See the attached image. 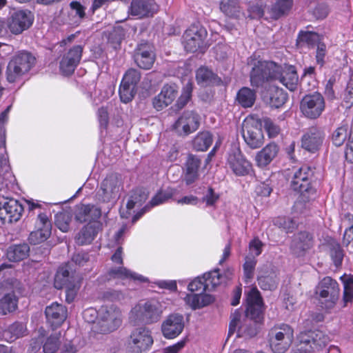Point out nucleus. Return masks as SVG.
Wrapping results in <instances>:
<instances>
[{
	"label": "nucleus",
	"instance_id": "f257e3e1",
	"mask_svg": "<svg viewBox=\"0 0 353 353\" xmlns=\"http://www.w3.org/2000/svg\"><path fill=\"white\" fill-rule=\"evenodd\" d=\"M272 80H279L288 89L293 91L298 84L299 77L292 65H285L283 67L273 61H256L250 72L251 85L258 88Z\"/></svg>",
	"mask_w": 353,
	"mask_h": 353
},
{
	"label": "nucleus",
	"instance_id": "f03ea898",
	"mask_svg": "<svg viewBox=\"0 0 353 353\" xmlns=\"http://www.w3.org/2000/svg\"><path fill=\"white\" fill-rule=\"evenodd\" d=\"M330 341V337L319 330L300 332L296 339L294 347L290 353H341L335 345L330 346L327 351L325 347Z\"/></svg>",
	"mask_w": 353,
	"mask_h": 353
},
{
	"label": "nucleus",
	"instance_id": "7ed1b4c3",
	"mask_svg": "<svg viewBox=\"0 0 353 353\" xmlns=\"http://www.w3.org/2000/svg\"><path fill=\"white\" fill-rule=\"evenodd\" d=\"M81 277L72 270L70 263L61 265L54 277V287L57 289L65 288V301L70 303L74 301L81 286Z\"/></svg>",
	"mask_w": 353,
	"mask_h": 353
},
{
	"label": "nucleus",
	"instance_id": "20e7f679",
	"mask_svg": "<svg viewBox=\"0 0 353 353\" xmlns=\"http://www.w3.org/2000/svg\"><path fill=\"white\" fill-rule=\"evenodd\" d=\"M163 313L161 303L155 300L139 303L129 314V320L134 325L139 323L151 324L157 322Z\"/></svg>",
	"mask_w": 353,
	"mask_h": 353
},
{
	"label": "nucleus",
	"instance_id": "39448f33",
	"mask_svg": "<svg viewBox=\"0 0 353 353\" xmlns=\"http://www.w3.org/2000/svg\"><path fill=\"white\" fill-rule=\"evenodd\" d=\"M122 323L121 310L113 304L102 305L99 310V319L92 329L106 334L117 330Z\"/></svg>",
	"mask_w": 353,
	"mask_h": 353
},
{
	"label": "nucleus",
	"instance_id": "423d86ee",
	"mask_svg": "<svg viewBox=\"0 0 353 353\" xmlns=\"http://www.w3.org/2000/svg\"><path fill=\"white\" fill-rule=\"evenodd\" d=\"M35 63V57L26 51L19 52L8 63L6 70L7 80L13 83L28 72Z\"/></svg>",
	"mask_w": 353,
	"mask_h": 353
},
{
	"label": "nucleus",
	"instance_id": "0eeeda50",
	"mask_svg": "<svg viewBox=\"0 0 353 353\" xmlns=\"http://www.w3.org/2000/svg\"><path fill=\"white\" fill-rule=\"evenodd\" d=\"M294 339V330L288 324H280L273 327L269 332V342L274 353H285L291 345Z\"/></svg>",
	"mask_w": 353,
	"mask_h": 353
},
{
	"label": "nucleus",
	"instance_id": "6e6552de",
	"mask_svg": "<svg viewBox=\"0 0 353 353\" xmlns=\"http://www.w3.org/2000/svg\"><path fill=\"white\" fill-rule=\"evenodd\" d=\"M122 189L121 176L117 174H111L101 182L97 193L98 199L103 203H110L113 205L119 198Z\"/></svg>",
	"mask_w": 353,
	"mask_h": 353
},
{
	"label": "nucleus",
	"instance_id": "1a4fd4ad",
	"mask_svg": "<svg viewBox=\"0 0 353 353\" xmlns=\"http://www.w3.org/2000/svg\"><path fill=\"white\" fill-rule=\"evenodd\" d=\"M154 343L151 331L145 327L132 330L130 336L129 345L132 353H142L149 350Z\"/></svg>",
	"mask_w": 353,
	"mask_h": 353
},
{
	"label": "nucleus",
	"instance_id": "9d476101",
	"mask_svg": "<svg viewBox=\"0 0 353 353\" xmlns=\"http://www.w3.org/2000/svg\"><path fill=\"white\" fill-rule=\"evenodd\" d=\"M312 173L310 167L303 165L294 172L291 181L292 188L299 192L303 197L307 199L314 194V190L310 185Z\"/></svg>",
	"mask_w": 353,
	"mask_h": 353
},
{
	"label": "nucleus",
	"instance_id": "9b49d317",
	"mask_svg": "<svg viewBox=\"0 0 353 353\" xmlns=\"http://www.w3.org/2000/svg\"><path fill=\"white\" fill-rule=\"evenodd\" d=\"M323 97L318 92L305 96L301 102V110L303 115L314 119L320 117L325 110Z\"/></svg>",
	"mask_w": 353,
	"mask_h": 353
},
{
	"label": "nucleus",
	"instance_id": "f8f14e48",
	"mask_svg": "<svg viewBox=\"0 0 353 353\" xmlns=\"http://www.w3.org/2000/svg\"><path fill=\"white\" fill-rule=\"evenodd\" d=\"M207 32L201 26L192 25L184 32L183 43L186 51L195 52L203 48Z\"/></svg>",
	"mask_w": 353,
	"mask_h": 353
},
{
	"label": "nucleus",
	"instance_id": "ddd939ff",
	"mask_svg": "<svg viewBox=\"0 0 353 353\" xmlns=\"http://www.w3.org/2000/svg\"><path fill=\"white\" fill-rule=\"evenodd\" d=\"M23 207L17 200L0 197V223H12L20 219Z\"/></svg>",
	"mask_w": 353,
	"mask_h": 353
},
{
	"label": "nucleus",
	"instance_id": "4468645a",
	"mask_svg": "<svg viewBox=\"0 0 353 353\" xmlns=\"http://www.w3.org/2000/svg\"><path fill=\"white\" fill-rule=\"evenodd\" d=\"M221 277L218 270L205 273L192 281L188 285V290L191 292L203 293L205 291H212L221 283Z\"/></svg>",
	"mask_w": 353,
	"mask_h": 353
},
{
	"label": "nucleus",
	"instance_id": "2eb2a0df",
	"mask_svg": "<svg viewBox=\"0 0 353 353\" xmlns=\"http://www.w3.org/2000/svg\"><path fill=\"white\" fill-rule=\"evenodd\" d=\"M332 141L337 147L346 141L345 159L350 163H353V128H350L347 125L337 128L332 133Z\"/></svg>",
	"mask_w": 353,
	"mask_h": 353
},
{
	"label": "nucleus",
	"instance_id": "dca6fc26",
	"mask_svg": "<svg viewBox=\"0 0 353 353\" xmlns=\"http://www.w3.org/2000/svg\"><path fill=\"white\" fill-rule=\"evenodd\" d=\"M201 117L194 110L183 112L174 124V128L180 135H188L196 131L200 123Z\"/></svg>",
	"mask_w": 353,
	"mask_h": 353
},
{
	"label": "nucleus",
	"instance_id": "f3484780",
	"mask_svg": "<svg viewBox=\"0 0 353 353\" xmlns=\"http://www.w3.org/2000/svg\"><path fill=\"white\" fill-rule=\"evenodd\" d=\"M316 294L327 302L326 307H332L338 299L339 288L337 282L330 276L323 278L316 288Z\"/></svg>",
	"mask_w": 353,
	"mask_h": 353
},
{
	"label": "nucleus",
	"instance_id": "a211bd4d",
	"mask_svg": "<svg viewBox=\"0 0 353 353\" xmlns=\"http://www.w3.org/2000/svg\"><path fill=\"white\" fill-rule=\"evenodd\" d=\"M243 137L246 144L252 149L259 148L264 143L263 132L254 121L246 119L242 127Z\"/></svg>",
	"mask_w": 353,
	"mask_h": 353
},
{
	"label": "nucleus",
	"instance_id": "6ab92c4d",
	"mask_svg": "<svg viewBox=\"0 0 353 353\" xmlns=\"http://www.w3.org/2000/svg\"><path fill=\"white\" fill-rule=\"evenodd\" d=\"M33 22V17L30 12L17 10L8 20L7 26L14 34H19L29 28Z\"/></svg>",
	"mask_w": 353,
	"mask_h": 353
},
{
	"label": "nucleus",
	"instance_id": "aec40b11",
	"mask_svg": "<svg viewBox=\"0 0 353 353\" xmlns=\"http://www.w3.org/2000/svg\"><path fill=\"white\" fill-rule=\"evenodd\" d=\"M246 315L255 322H260L263 319V305L259 291L252 288L247 294Z\"/></svg>",
	"mask_w": 353,
	"mask_h": 353
},
{
	"label": "nucleus",
	"instance_id": "412c9836",
	"mask_svg": "<svg viewBox=\"0 0 353 353\" xmlns=\"http://www.w3.org/2000/svg\"><path fill=\"white\" fill-rule=\"evenodd\" d=\"M83 52L81 46H74L63 54L59 64L60 70L64 75L72 74L80 62Z\"/></svg>",
	"mask_w": 353,
	"mask_h": 353
},
{
	"label": "nucleus",
	"instance_id": "4be33fe9",
	"mask_svg": "<svg viewBox=\"0 0 353 353\" xmlns=\"http://www.w3.org/2000/svg\"><path fill=\"white\" fill-rule=\"evenodd\" d=\"M228 163L237 176L247 175L252 169L251 163L242 154L239 148L232 150L229 154Z\"/></svg>",
	"mask_w": 353,
	"mask_h": 353
},
{
	"label": "nucleus",
	"instance_id": "5701e85b",
	"mask_svg": "<svg viewBox=\"0 0 353 353\" xmlns=\"http://www.w3.org/2000/svg\"><path fill=\"white\" fill-rule=\"evenodd\" d=\"M183 328V316L179 314L169 315L161 324L162 334L165 338L168 339L178 336L182 332Z\"/></svg>",
	"mask_w": 353,
	"mask_h": 353
},
{
	"label": "nucleus",
	"instance_id": "b1692460",
	"mask_svg": "<svg viewBox=\"0 0 353 353\" xmlns=\"http://www.w3.org/2000/svg\"><path fill=\"white\" fill-rule=\"evenodd\" d=\"M50 234V221L46 214L40 213L37 221V230L30 234L28 240L32 244H39L45 241Z\"/></svg>",
	"mask_w": 353,
	"mask_h": 353
},
{
	"label": "nucleus",
	"instance_id": "393cba45",
	"mask_svg": "<svg viewBox=\"0 0 353 353\" xmlns=\"http://www.w3.org/2000/svg\"><path fill=\"white\" fill-rule=\"evenodd\" d=\"M325 139L323 132L316 128H310L302 137V148L310 152L318 151Z\"/></svg>",
	"mask_w": 353,
	"mask_h": 353
},
{
	"label": "nucleus",
	"instance_id": "a878e982",
	"mask_svg": "<svg viewBox=\"0 0 353 353\" xmlns=\"http://www.w3.org/2000/svg\"><path fill=\"white\" fill-rule=\"evenodd\" d=\"M159 6L155 0H132L130 13L139 18L152 17L157 12Z\"/></svg>",
	"mask_w": 353,
	"mask_h": 353
},
{
	"label": "nucleus",
	"instance_id": "bb28decb",
	"mask_svg": "<svg viewBox=\"0 0 353 353\" xmlns=\"http://www.w3.org/2000/svg\"><path fill=\"white\" fill-rule=\"evenodd\" d=\"M102 230L101 221H94L87 223L75 236V242L79 245L90 244Z\"/></svg>",
	"mask_w": 353,
	"mask_h": 353
},
{
	"label": "nucleus",
	"instance_id": "cd10ccee",
	"mask_svg": "<svg viewBox=\"0 0 353 353\" xmlns=\"http://www.w3.org/2000/svg\"><path fill=\"white\" fill-rule=\"evenodd\" d=\"M279 147L275 143H270L257 152L254 161L256 165L261 169L266 168L277 157Z\"/></svg>",
	"mask_w": 353,
	"mask_h": 353
},
{
	"label": "nucleus",
	"instance_id": "c85d7f7f",
	"mask_svg": "<svg viewBox=\"0 0 353 353\" xmlns=\"http://www.w3.org/2000/svg\"><path fill=\"white\" fill-rule=\"evenodd\" d=\"M45 314L47 322L53 327L60 326L67 318V309L62 304L52 303L46 307Z\"/></svg>",
	"mask_w": 353,
	"mask_h": 353
},
{
	"label": "nucleus",
	"instance_id": "c756f323",
	"mask_svg": "<svg viewBox=\"0 0 353 353\" xmlns=\"http://www.w3.org/2000/svg\"><path fill=\"white\" fill-rule=\"evenodd\" d=\"M154 57L153 47L148 43L139 46L134 56L137 65L145 70H148L152 66Z\"/></svg>",
	"mask_w": 353,
	"mask_h": 353
},
{
	"label": "nucleus",
	"instance_id": "7c9ffc66",
	"mask_svg": "<svg viewBox=\"0 0 353 353\" xmlns=\"http://www.w3.org/2000/svg\"><path fill=\"white\" fill-rule=\"evenodd\" d=\"M101 216V209L94 205H79L75 212V219L80 223H92L94 221H100Z\"/></svg>",
	"mask_w": 353,
	"mask_h": 353
},
{
	"label": "nucleus",
	"instance_id": "2f4dec72",
	"mask_svg": "<svg viewBox=\"0 0 353 353\" xmlns=\"http://www.w3.org/2000/svg\"><path fill=\"white\" fill-rule=\"evenodd\" d=\"M258 284L263 290H274L279 284V278L273 268L263 267L259 270L258 275Z\"/></svg>",
	"mask_w": 353,
	"mask_h": 353
},
{
	"label": "nucleus",
	"instance_id": "473e14b6",
	"mask_svg": "<svg viewBox=\"0 0 353 353\" xmlns=\"http://www.w3.org/2000/svg\"><path fill=\"white\" fill-rule=\"evenodd\" d=\"M177 94V86L175 84L165 85L161 92L154 99L153 105L157 110L171 104Z\"/></svg>",
	"mask_w": 353,
	"mask_h": 353
},
{
	"label": "nucleus",
	"instance_id": "72a5a7b5",
	"mask_svg": "<svg viewBox=\"0 0 353 353\" xmlns=\"http://www.w3.org/2000/svg\"><path fill=\"white\" fill-rule=\"evenodd\" d=\"M108 280L119 279L121 281H134L140 283H145L148 280L146 277L132 272L124 267L111 268L108 271Z\"/></svg>",
	"mask_w": 353,
	"mask_h": 353
},
{
	"label": "nucleus",
	"instance_id": "f704fd0d",
	"mask_svg": "<svg viewBox=\"0 0 353 353\" xmlns=\"http://www.w3.org/2000/svg\"><path fill=\"white\" fill-rule=\"evenodd\" d=\"M174 194V190L172 188H168L164 191L159 192L150 201L149 204L145 205L140 212L137 213L132 218V223H135L145 212L151 208L159 205L166 202Z\"/></svg>",
	"mask_w": 353,
	"mask_h": 353
},
{
	"label": "nucleus",
	"instance_id": "c9c22d12",
	"mask_svg": "<svg viewBox=\"0 0 353 353\" xmlns=\"http://www.w3.org/2000/svg\"><path fill=\"white\" fill-rule=\"evenodd\" d=\"M147 199L148 193L145 190H136L134 191L127 202L125 209L121 208L120 210L121 216L128 218L131 214L130 211L134 207H141Z\"/></svg>",
	"mask_w": 353,
	"mask_h": 353
},
{
	"label": "nucleus",
	"instance_id": "e433bc0d",
	"mask_svg": "<svg viewBox=\"0 0 353 353\" xmlns=\"http://www.w3.org/2000/svg\"><path fill=\"white\" fill-rule=\"evenodd\" d=\"M263 97L266 103L275 108L281 107L287 100L286 93L283 89L275 85L270 86Z\"/></svg>",
	"mask_w": 353,
	"mask_h": 353
},
{
	"label": "nucleus",
	"instance_id": "4c0bfd02",
	"mask_svg": "<svg viewBox=\"0 0 353 353\" xmlns=\"http://www.w3.org/2000/svg\"><path fill=\"white\" fill-rule=\"evenodd\" d=\"M312 246V236L307 232H301L297 234L292 241L291 249L297 255L310 249Z\"/></svg>",
	"mask_w": 353,
	"mask_h": 353
},
{
	"label": "nucleus",
	"instance_id": "58836bf2",
	"mask_svg": "<svg viewBox=\"0 0 353 353\" xmlns=\"http://www.w3.org/2000/svg\"><path fill=\"white\" fill-rule=\"evenodd\" d=\"M201 165V160L196 156L188 155L185 162V181L190 185L194 183L199 177V169Z\"/></svg>",
	"mask_w": 353,
	"mask_h": 353
},
{
	"label": "nucleus",
	"instance_id": "ea45409f",
	"mask_svg": "<svg viewBox=\"0 0 353 353\" xmlns=\"http://www.w3.org/2000/svg\"><path fill=\"white\" fill-rule=\"evenodd\" d=\"M184 301L192 310H196L207 306L212 303L214 298L208 294H189L186 295Z\"/></svg>",
	"mask_w": 353,
	"mask_h": 353
},
{
	"label": "nucleus",
	"instance_id": "a19ab883",
	"mask_svg": "<svg viewBox=\"0 0 353 353\" xmlns=\"http://www.w3.org/2000/svg\"><path fill=\"white\" fill-rule=\"evenodd\" d=\"M221 11L231 18H239L242 12L237 0H222L219 3Z\"/></svg>",
	"mask_w": 353,
	"mask_h": 353
},
{
	"label": "nucleus",
	"instance_id": "79ce46f5",
	"mask_svg": "<svg viewBox=\"0 0 353 353\" xmlns=\"http://www.w3.org/2000/svg\"><path fill=\"white\" fill-rule=\"evenodd\" d=\"M30 252L28 244H19L10 246L7 251V258L10 261H19L26 259Z\"/></svg>",
	"mask_w": 353,
	"mask_h": 353
},
{
	"label": "nucleus",
	"instance_id": "37998d69",
	"mask_svg": "<svg viewBox=\"0 0 353 353\" xmlns=\"http://www.w3.org/2000/svg\"><path fill=\"white\" fill-rule=\"evenodd\" d=\"M256 100V92L253 90L243 87L236 94V101L243 108L252 107Z\"/></svg>",
	"mask_w": 353,
	"mask_h": 353
},
{
	"label": "nucleus",
	"instance_id": "c03bdc74",
	"mask_svg": "<svg viewBox=\"0 0 353 353\" xmlns=\"http://www.w3.org/2000/svg\"><path fill=\"white\" fill-rule=\"evenodd\" d=\"M18 299L14 293H8L0 299V314L6 315L17 308Z\"/></svg>",
	"mask_w": 353,
	"mask_h": 353
},
{
	"label": "nucleus",
	"instance_id": "a18cd8bd",
	"mask_svg": "<svg viewBox=\"0 0 353 353\" xmlns=\"http://www.w3.org/2000/svg\"><path fill=\"white\" fill-rule=\"evenodd\" d=\"M61 336L60 332H55L42 340L43 352L44 353H55L60 346Z\"/></svg>",
	"mask_w": 353,
	"mask_h": 353
},
{
	"label": "nucleus",
	"instance_id": "49530a36",
	"mask_svg": "<svg viewBox=\"0 0 353 353\" xmlns=\"http://www.w3.org/2000/svg\"><path fill=\"white\" fill-rule=\"evenodd\" d=\"M212 143V136L209 132L199 133L193 141V147L198 151H205Z\"/></svg>",
	"mask_w": 353,
	"mask_h": 353
},
{
	"label": "nucleus",
	"instance_id": "de8ad7c7",
	"mask_svg": "<svg viewBox=\"0 0 353 353\" xmlns=\"http://www.w3.org/2000/svg\"><path fill=\"white\" fill-rule=\"evenodd\" d=\"M293 0H275L272 5L271 12L275 19L287 14L292 8Z\"/></svg>",
	"mask_w": 353,
	"mask_h": 353
},
{
	"label": "nucleus",
	"instance_id": "09e8293b",
	"mask_svg": "<svg viewBox=\"0 0 353 353\" xmlns=\"http://www.w3.org/2000/svg\"><path fill=\"white\" fill-rule=\"evenodd\" d=\"M274 225L286 233L292 232L297 227V222L292 218L281 216L274 221Z\"/></svg>",
	"mask_w": 353,
	"mask_h": 353
},
{
	"label": "nucleus",
	"instance_id": "8fccbe9b",
	"mask_svg": "<svg viewBox=\"0 0 353 353\" xmlns=\"http://www.w3.org/2000/svg\"><path fill=\"white\" fill-rule=\"evenodd\" d=\"M26 332V326L23 323L15 322L8 327L5 334H10L9 340L13 341L19 337L23 336Z\"/></svg>",
	"mask_w": 353,
	"mask_h": 353
},
{
	"label": "nucleus",
	"instance_id": "3c124183",
	"mask_svg": "<svg viewBox=\"0 0 353 353\" xmlns=\"http://www.w3.org/2000/svg\"><path fill=\"white\" fill-rule=\"evenodd\" d=\"M341 280L344 287L343 301L346 305L353 301V277L345 275L341 277Z\"/></svg>",
	"mask_w": 353,
	"mask_h": 353
},
{
	"label": "nucleus",
	"instance_id": "603ef678",
	"mask_svg": "<svg viewBox=\"0 0 353 353\" xmlns=\"http://www.w3.org/2000/svg\"><path fill=\"white\" fill-rule=\"evenodd\" d=\"M135 92L136 87L125 84L122 82L121 83L119 88V95L121 101L125 103H128L133 99Z\"/></svg>",
	"mask_w": 353,
	"mask_h": 353
},
{
	"label": "nucleus",
	"instance_id": "864d4df0",
	"mask_svg": "<svg viewBox=\"0 0 353 353\" xmlns=\"http://www.w3.org/2000/svg\"><path fill=\"white\" fill-rule=\"evenodd\" d=\"M343 103L346 108H350L353 105V72L344 91Z\"/></svg>",
	"mask_w": 353,
	"mask_h": 353
},
{
	"label": "nucleus",
	"instance_id": "5fc2aeb1",
	"mask_svg": "<svg viewBox=\"0 0 353 353\" xmlns=\"http://www.w3.org/2000/svg\"><path fill=\"white\" fill-rule=\"evenodd\" d=\"M299 38L301 41L305 42L310 46L321 43V37L319 34L312 31L300 32Z\"/></svg>",
	"mask_w": 353,
	"mask_h": 353
},
{
	"label": "nucleus",
	"instance_id": "6e6d98bb",
	"mask_svg": "<svg viewBox=\"0 0 353 353\" xmlns=\"http://www.w3.org/2000/svg\"><path fill=\"white\" fill-rule=\"evenodd\" d=\"M256 264V260L254 257L247 256L243 264V272L245 281L248 282L254 276V271Z\"/></svg>",
	"mask_w": 353,
	"mask_h": 353
},
{
	"label": "nucleus",
	"instance_id": "4d7b16f0",
	"mask_svg": "<svg viewBox=\"0 0 353 353\" xmlns=\"http://www.w3.org/2000/svg\"><path fill=\"white\" fill-rule=\"evenodd\" d=\"M71 218L68 213L61 212L55 216V224L62 232H66L70 228Z\"/></svg>",
	"mask_w": 353,
	"mask_h": 353
},
{
	"label": "nucleus",
	"instance_id": "13d9d810",
	"mask_svg": "<svg viewBox=\"0 0 353 353\" xmlns=\"http://www.w3.org/2000/svg\"><path fill=\"white\" fill-rule=\"evenodd\" d=\"M261 125H263L270 138L276 137L281 132L280 127L269 118H263Z\"/></svg>",
	"mask_w": 353,
	"mask_h": 353
},
{
	"label": "nucleus",
	"instance_id": "bf43d9fd",
	"mask_svg": "<svg viewBox=\"0 0 353 353\" xmlns=\"http://www.w3.org/2000/svg\"><path fill=\"white\" fill-rule=\"evenodd\" d=\"M140 79L141 74L138 70L130 69L125 72L121 82L136 87Z\"/></svg>",
	"mask_w": 353,
	"mask_h": 353
},
{
	"label": "nucleus",
	"instance_id": "052dcab7",
	"mask_svg": "<svg viewBox=\"0 0 353 353\" xmlns=\"http://www.w3.org/2000/svg\"><path fill=\"white\" fill-rule=\"evenodd\" d=\"M192 92V83L188 81L184 85L182 91V94L177 101V105L181 108L186 105L191 98Z\"/></svg>",
	"mask_w": 353,
	"mask_h": 353
},
{
	"label": "nucleus",
	"instance_id": "680f3d73",
	"mask_svg": "<svg viewBox=\"0 0 353 353\" xmlns=\"http://www.w3.org/2000/svg\"><path fill=\"white\" fill-rule=\"evenodd\" d=\"M214 77V73L212 70L207 68L201 67L196 71V81L198 83H208L210 82Z\"/></svg>",
	"mask_w": 353,
	"mask_h": 353
},
{
	"label": "nucleus",
	"instance_id": "e2e57ef3",
	"mask_svg": "<svg viewBox=\"0 0 353 353\" xmlns=\"http://www.w3.org/2000/svg\"><path fill=\"white\" fill-rule=\"evenodd\" d=\"M263 243L259 239H254L249 244V256L254 257L258 256L262 252Z\"/></svg>",
	"mask_w": 353,
	"mask_h": 353
},
{
	"label": "nucleus",
	"instance_id": "0e129e2a",
	"mask_svg": "<svg viewBox=\"0 0 353 353\" xmlns=\"http://www.w3.org/2000/svg\"><path fill=\"white\" fill-rule=\"evenodd\" d=\"M332 259L336 266H339L343 258V252L339 244H334L330 250Z\"/></svg>",
	"mask_w": 353,
	"mask_h": 353
},
{
	"label": "nucleus",
	"instance_id": "69168bd1",
	"mask_svg": "<svg viewBox=\"0 0 353 353\" xmlns=\"http://www.w3.org/2000/svg\"><path fill=\"white\" fill-rule=\"evenodd\" d=\"M219 198V194L215 193L212 188H209L205 193L203 201L205 202L207 206H213Z\"/></svg>",
	"mask_w": 353,
	"mask_h": 353
},
{
	"label": "nucleus",
	"instance_id": "338daca9",
	"mask_svg": "<svg viewBox=\"0 0 353 353\" xmlns=\"http://www.w3.org/2000/svg\"><path fill=\"white\" fill-rule=\"evenodd\" d=\"M97 317L99 318V310L97 311L94 308H88L83 312V319L89 323H94V326L97 323L95 320Z\"/></svg>",
	"mask_w": 353,
	"mask_h": 353
},
{
	"label": "nucleus",
	"instance_id": "774afa93",
	"mask_svg": "<svg viewBox=\"0 0 353 353\" xmlns=\"http://www.w3.org/2000/svg\"><path fill=\"white\" fill-rule=\"evenodd\" d=\"M326 54V46L323 43L317 44L316 60L317 64L322 67L325 63L324 58Z\"/></svg>",
	"mask_w": 353,
	"mask_h": 353
}]
</instances>
